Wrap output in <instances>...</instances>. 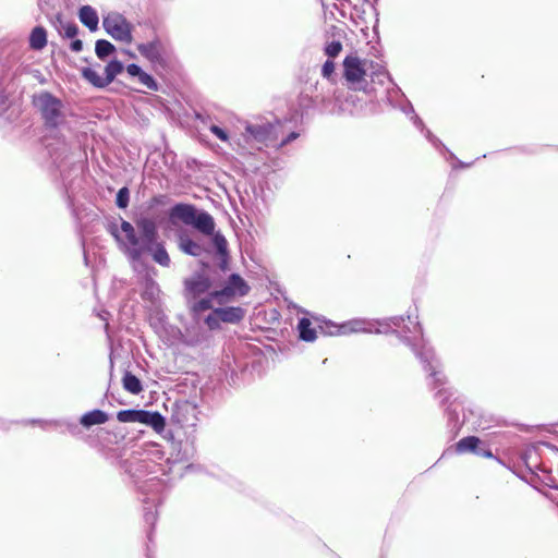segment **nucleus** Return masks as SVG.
Returning a JSON list of instances; mask_svg holds the SVG:
<instances>
[{"mask_svg": "<svg viewBox=\"0 0 558 558\" xmlns=\"http://www.w3.org/2000/svg\"><path fill=\"white\" fill-rule=\"evenodd\" d=\"M205 323L211 330L220 327V323L222 322L220 316L217 314V308L213 310V312L207 315Z\"/></svg>", "mask_w": 558, "mask_h": 558, "instance_id": "4c0bfd02", "label": "nucleus"}, {"mask_svg": "<svg viewBox=\"0 0 558 558\" xmlns=\"http://www.w3.org/2000/svg\"><path fill=\"white\" fill-rule=\"evenodd\" d=\"M281 124L279 121L276 123L265 122L263 124H247L245 128L244 137L246 142L254 141L265 146H276L279 140V129Z\"/></svg>", "mask_w": 558, "mask_h": 558, "instance_id": "0eeeda50", "label": "nucleus"}, {"mask_svg": "<svg viewBox=\"0 0 558 558\" xmlns=\"http://www.w3.org/2000/svg\"><path fill=\"white\" fill-rule=\"evenodd\" d=\"M213 300H217L216 298L211 296V292L208 294V296L202 299V300H192L189 303V307L194 316H198L201 313L213 308Z\"/></svg>", "mask_w": 558, "mask_h": 558, "instance_id": "cd10ccee", "label": "nucleus"}, {"mask_svg": "<svg viewBox=\"0 0 558 558\" xmlns=\"http://www.w3.org/2000/svg\"><path fill=\"white\" fill-rule=\"evenodd\" d=\"M34 104L39 109L47 128L54 130L63 122V104L51 93L43 92L34 100Z\"/></svg>", "mask_w": 558, "mask_h": 558, "instance_id": "423d86ee", "label": "nucleus"}, {"mask_svg": "<svg viewBox=\"0 0 558 558\" xmlns=\"http://www.w3.org/2000/svg\"><path fill=\"white\" fill-rule=\"evenodd\" d=\"M169 216L172 221L180 220L205 235H211L213 245L219 257V268L222 271L228 269V243L221 232H215V220L210 214L205 210H198L194 205L179 203L170 209Z\"/></svg>", "mask_w": 558, "mask_h": 558, "instance_id": "7ed1b4c3", "label": "nucleus"}, {"mask_svg": "<svg viewBox=\"0 0 558 558\" xmlns=\"http://www.w3.org/2000/svg\"><path fill=\"white\" fill-rule=\"evenodd\" d=\"M141 268L137 279V284L141 288V298L147 304L148 310L156 314L158 322L162 324L165 322V314L161 311L162 292L159 284L154 279L156 270L146 265H141Z\"/></svg>", "mask_w": 558, "mask_h": 558, "instance_id": "20e7f679", "label": "nucleus"}, {"mask_svg": "<svg viewBox=\"0 0 558 558\" xmlns=\"http://www.w3.org/2000/svg\"><path fill=\"white\" fill-rule=\"evenodd\" d=\"M71 50L74 51V52H80L83 50V41L81 39H74L72 43H71V46H70Z\"/></svg>", "mask_w": 558, "mask_h": 558, "instance_id": "c03bdc74", "label": "nucleus"}, {"mask_svg": "<svg viewBox=\"0 0 558 558\" xmlns=\"http://www.w3.org/2000/svg\"><path fill=\"white\" fill-rule=\"evenodd\" d=\"M202 267H203V268H207V267H208V264H207V263H205V262H202Z\"/></svg>", "mask_w": 558, "mask_h": 558, "instance_id": "864d4df0", "label": "nucleus"}, {"mask_svg": "<svg viewBox=\"0 0 558 558\" xmlns=\"http://www.w3.org/2000/svg\"><path fill=\"white\" fill-rule=\"evenodd\" d=\"M335 63L331 60L325 61L322 68V75L324 78H326L330 83V98H328L325 95H316V99H320V101L325 105L326 102L330 101V105L332 104V100H335V105L330 108V113L336 112H342L345 111L348 99H345V102L342 104L340 100V94L338 93L337 88L335 87Z\"/></svg>", "mask_w": 558, "mask_h": 558, "instance_id": "9d476101", "label": "nucleus"}, {"mask_svg": "<svg viewBox=\"0 0 558 558\" xmlns=\"http://www.w3.org/2000/svg\"><path fill=\"white\" fill-rule=\"evenodd\" d=\"M136 78H137L138 83H141L147 89H149V90H157L158 89V84L155 81V78L150 74L146 73L145 71H142L137 75Z\"/></svg>", "mask_w": 558, "mask_h": 558, "instance_id": "f704fd0d", "label": "nucleus"}, {"mask_svg": "<svg viewBox=\"0 0 558 558\" xmlns=\"http://www.w3.org/2000/svg\"><path fill=\"white\" fill-rule=\"evenodd\" d=\"M137 51L147 59L154 68H165L167 64L165 46L160 39L143 43L137 46Z\"/></svg>", "mask_w": 558, "mask_h": 558, "instance_id": "ddd939ff", "label": "nucleus"}, {"mask_svg": "<svg viewBox=\"0 0 558 558\" xmlns=\"http://www.w3.org/2000/svg\"><path fill=\"white\" fill-rule=\"evenodd\" d=\"M183 284L184 298L187 303L192 300H196L202 294L207 293L213 286L210 278L204 270L195 271L191 277L184 280Z\"/></svg>", "mask_w": 558, "mask_h": 558, "instance_id": "f8f14e48", "label": "nucleus"}, {"mask_svg": "<svg viewBox=\"0 0 558 558\" xmlns=\"http://www.w3.org/2000/svg\"><path fill=\"white\" fill-rule=\"evenodd\" d=\"M392 327L402 329V333H400L401 341L412 350L424 371L429 373L428 386L436 390L435 398L440 404L449 402L452 392L450 388L447 387V377L442 373L440 362L436 357L434 349L426 343L423 337V329L417 322L416 315H408L407 318L403 316H393L374 322L354 319L343 325L326 322L325 326H319L322 332L329 336L347 335L350 332L387 333Z\"/></svg>", "mask_w": 558, "mask_h": 558, "instance_id": "f257e3e1", "label": "nucleus"}, {"mask_svg": "<svg viewBox=\"0 0 558 558\" xmlns=\"http://www.w3.org/2000/svg\"><path fill=\"white\" fill-rule=\"evenodd\" d=\"M482 444L483 442L481 441V439L478 437L466 436V437H463L462 439H460L456 444V451L458 453H465V452L474 453V451L476 450L478 445H482Z\"/></svg>", "mask_w": 558, "mask_h": 558, "instance_id": "bb28decb", "label": "nucleus"}, {"mask_svg": "<svg viewBox=\"0 0 558 558\" xmlns=\"http://www.w3.org/2000/svg\"><path fill=\"white\" fill-rule=\"evenodd\" d=\"M130 202V191L126 186L121 187L116 197V204L119 208H126Z\"/></svg>", "mask_w": 558, "mask_h": 558, "instance_id": "c9c22d12", "label": "nucleus"}, {"mask_svg": "<svg viewBox=\"0 0 558 558\" xmlns=\"http://www.w3.org/2000/svg\"><path fill=\"white\" fill-rule=\"evenodd\" d=\"M142 68L135 63L128 64L126 72L132 77H137V75L142 72Z\"/></svg>", "mask_w": 558, "mask_h": 558, "instance_id": "37998d69", "label": "nucleus"}, {"mask_svg": "<svg viewBox=\"0 0 558 558\" xmlns=\"http://www.w3.org/2000/svg\"><path fill=\"white\" fill-rule=\"evenodd\" d=\"M148 539H151V532L148 533Z\"/></svg>", "mask_w": 558, "mask_h": 558, "instance_id": "5fc2aeb1", "label": "nucleus"}, {"mask_svg": "<svg viewBox=\"0 0 558 558\" xmlns=\"http://www.w3.org/2000/svg\"><path fill=\"white\" fill-rule=\"evenodd\" d=\"M299 136H300V134L298 132H294V131L290 132L280 142L277 141L275 147L281 148V147L286 146L287 144H289L290 142L296 140Z\"/></svg>", "mask_w": 558, "mask_h": 558, "instance_id": "a19ab883", "label": "nucleus"}, {"mask_svg": "<svg viewBox=\"0 0 558 558\" xmlns=\"http://www.w3.org/2000/svg\"><path fill=\"white\" fill-rule=\"evenodd\" d=\"M47 45V32L43 26L33 28L29 35V47L34 50H41Z\"/></svg>", "mask_w": 558, "mask_h": 558, "instance_id": "a878e982", "label": "nucleus"}, {"mask_svg": "<svg viewBox=\"0 0 558 558\" xmlns=\"http://www.w3.org/2000/svg\"><path fill=\"white\" fill-rule=\"evenodd\" d=\"M298 329L300 338L306 342H313L316 339V331L311 327V320L306 317H302L299 320Z\"/></svg>", "mask_w": 558, "mask_h": 558, "instance_id": "7c9ffc66", "label": "nucleus"}, {"mask_svg": "<svg viewBox=\"0 0 558 558\" xmlns=\"http://www.w3.org/2000/svg\"><path fill=\"white\" fill-rule=\"evenodd\" d=\"M459 163H460V167H461V168L469 167V166L471 165V163H468V165H466V163H463V162H461V161H459Z\"/></svg>", "mask_w": 558, "mask_h": 558, "instance_id": "603ef678", "label": "nucleus"}, {"mask_svg": "<svg viewBox=\"0 0 558 558\" xmlns=\"http://www.w3.org/2000/svg\"><path fill=\"white\" fill-rule=\"evenodd\" d=\"M174 331L179 342L187 347L198 345L206 339L205 332L198 326L187 327L184 332L178 328Z\"/></svg>", "mask_w": 558, "mask_h": 558, "instance_id": "6ab92c4d", "label": "nucleus"}, {"mask_svg": "<svg viewBox=\"0 0 558 558\" xmlns=\"http://www.w3.org/2000/svg\"><path fill=\"white\" fill-rule=\"evenodd\" d=\"M374 61L360 59L356 56H347L343 60V76L350 88L354 90L372 92L375 88L368 86L367 77Z\"/></svg>", "mask_w": 558, "mask_h": 558, "instance_id": "39448f33", "label": "nucleus"}, {"mask_svg": "<svg viewBox=\"0 0 558 558\" xmlns=\"http://www.w3.org/2000/svg\"><path fill=\"white\" fill-rule=\"evenodd\" d=\"M178 247L182 253L193 257H202L210 253L208 245L203 241L193 240L186 231L178 233Z\"/></svg>", "mask_w": 558, "mask_h": 558, "instance_id": "4468645a", "label": "nucleus"}, {"mask_svg": "<svg viewBox=\"0 0 558 558\" xmlns=\"http://www.w3.org/2000/svg\"><path fill=\"white\" fill-rule=\"evenodd\" d=\"M31 423L32 424L38 423V424H40V426L43 428H46L49 425H54L56 424V422H52V421H38V420H33V421H31Z\"/></svg>", "mask_w": 558, "mask_h": 558, "instance_id": "49530a36", "label": "nucleus"}, {"mask_svg": "<svg viewBox=\"0 0 558 558\" xmlns=\"http://www.w3.org/2000/svg\"><path fill=\"white\" fill-rule=\"evenodd\" d=\"M144 520H145V522L147 524H149L153 527L155 525V523H156V520H157V512L156 511H151L148 508H145Z\"/></svg>", "mask_w": 558, "mask_h": 558, "instance_id": "79ce46f5", "label": "nucleus"}, {"mask_svg": "<svg viewBox=\"0 0 558 558\" xmlns=\"http://www.w3.org/2000/svg\"><path fill=\"white\" fill-rule=\"evenodd\" d=\"M461 408V404L457 402V400H453L449 402L448 407L446 408V414L448 417L449 424L452 425V428H457L460 424V414L459 410Z\"/></svg>", "mask_w": 558, "mask_h": 558, "instance_id": "473e14b6", "label": "nucleus"}, {"mask_svg": "<svg viewBox=\"0 0 558 558\" xmlns=\"http://www.w3.org/2000/svg\"><path fill=\"white\" fill-rule=\"evenodd\" d=\"M138 423L150 426L155 432L160 433L166 427L165 417L157 411L140 409Z\"/></svg>", "mask_w": 558, "mask_h": 558, "instance_id": "aec40b11", "label": "nucleus"}, {"mask_svg": "<svg viewBox=\"0 0 558 558\" xmlns=\"http://www.w3.org/2000/svg\"><path fill=\"white\" fill-rule=\"evenodd\" d=\"M64 36L68 38H74L78 33V27L75 23H66L63 26Z\"/></svg>", "mask_w": 558, "mask_h": 558, "instance_id": "ea45409f", "label": "nucleus"}, {"mask_svg": "<svg viewBox=\"0 0 558 558\" xmlns=\"http://www.w3.org/2000/svg\"><path fill=\"white\" fill-rule=\"evenodd\" d=\"M163 456L165 452L160 449V446L153 445L147 451V459L130 463L131 468H134V472L129 470L133 477L140 478L143 474H155L153 477H149L144 482L142 489L145 493L151 492L154 487L161 485L158 480L159 473L161 475L171 474L173 478H181L184 471L192 468V464L189 463V454L186 450L182 449L181 444L171 445V452L163 463L156 462L157 460H162Z\"/></svg>", "mask_w": 558, "mask_h": 558, "instance_id": "f03ea898", "label": "nucleus"}, {"mask_svg": "<svg viewBox=\"0 0 558 558\" xmlns=\"http://www.w3.org/2000/svg\"><path fill=\"white\" fill-rule=\"evenodd\" d=\"M109 420V415L99 409L92 410L83 414L80 418V423L85 427L89 428L94 425H100Z\"/></svg>", "mask_w": 558, "mask_h": 558, "instance_id": "b1692460", "label": "nucleus"}, {"mask_svg": "<svg viewBox=\"0 0 558 558\" xmlns=\"http://www.w3.org/2000/svg\"><path fill=\"white\" fill-rule=\"evenodd\" d=\"M136 226L141 232L140 243L143 248H150L157 241V226L156 222L147 217H142L136 221Z\"/></svg>", "mask_w": 558, "mask_h": 558, "instance_id": "a211bd4d", "label": "nucleus"}, {"mask_svg": "<svg viewBox=\"0 0 558 558\" xmlns=\"http://www.w3.org/2000/svg\"><path fill=\"white\" fill-rule=\"evenodd\" d=\"M478 457L493 458V452L486 447L483 452H478Z\"/></svg>", "mask_w": 558, "mask_h": 558, "instance_id": "de8ad7c7", "label": "nucleus"}, {"mask_svg": "<svg viewBox=\"0 0 558 558\" xmlns=\"http://www.w3.org/2000/svg\"><path fill=\"white\" fill-rule=\"evenodd\" d=\"M196 119L201 121L203 124H207V121L209 120V117H206L202 113H196Z\"/></svg>", "mask_w": 558, "mask_h": 558, "instance_id": "09e8293b", "label": "nucleus"}, {"mask_svg": "<svg viewBox=\"0 0 558 558\" xmlns=\"http://www.w3.org/2000/svg\"><path fill=\"white\" fill-rule=\"evenodd\" d=\"M123 71V63L119 60H111L105 66V76H100L94 69L84 68L82 70V75L85 80H87L93 86L97 88H104L108 86L118 74Z\"/></svg>", "mask_w": 558, "mask_h": 558, "instance_id": "1a4fd4ad", "label": "nucleus"}, {"mask_svg": "<svg viewBox=\"0 0 558 558\" xmlns=\"http://www.w3.org/2000/svg\"><path fill=\"white\" fill-rule=\"evenodd\" d=\"M405 114H411V120L414 125L418 128L422 132H424L425 137L429 143H432L435 147L442 146V143L428 130L425 128L422 119L415 113L413 106L409 102L407 107L402 108Z\"/></svg>", "mask_w": 558, "mask_h": 558, "instance_id": "412c9836", "label": "nucleus"}, {"mask_svg": "<svg viewBox=\"0 0 558 558\" xmlns=\"http://www.w3.org/2000/svg\"><path fill=\"white\" fill-rule=\"evenodd\" d=\"M368 77L373 84L379 85H384L386 82L390 81V76L387 70L383 65L375 62L374 68H372L368 72Z\"/></svg>", "mask_w": 558, "mask_h": 558, "instance_id": "c756f323", "label": "nucleus"}, {"mask_svg": "<svg viewBox=\"0 0 558 558\" xmlns=\"http://www.w3.org/2000/svg\"><path fill=\"white\" fill-rule=\"evenodd\" d=\"M8 104V96L3 89L0 88V109H5Z\"/></svg>", "mask_w": 558, "mask_h": 558, "instance_id": "a18cd8bd", "label": "nucleus"}, {"mask_svg": "<svg viewBox=\"0 0 558 558\" xmlns=\"http://www.w3.org/2000/svg\"><path fill=\"white\" fill-rule=\"evenodd\" d=\"M140 409L121 410L117 413V418L122 423H138Z\"/></svg>", "mask_w": 558, "mask_h": 558, "instance_id": "72a5a7b5", "label": "nucleus"}, {"mask_svg": "<svg viewBox=\"0 0 558 558\" xmlns=\"http://www.w3.org/2000/svg\"><path fill=\"white\" fill-rule=\"evenodd\" d=\"M81 23L90 32L98 29L99 17L96 10L90 5H83L78 11Z\"/></svg>", "mask_w": 558, "mask_h": 558, "instance_id": "5701e85b", "label": "nucleus"}, {"mask_svg": "<svg viewBox=\"0 0 558 558\" xmlns=\"http://www.w3.org/2000/svg\"><path fill=\"white\" fill-rule=\"evenodd\" d=\"M121 231L124 233L126 239V252L129 257L133 262H138L144 254V248L140 243V239L135 233V229L129 221L122 220Z\"/></svg>", "mask_w": 558, "mask_h": 558, "instance_id": "dca6fc26", "label": "nucleus"}, {"mask_svg": "<svg viewBox=\"0 0 558 558\" xmlns=\"http://www.w3.org/2000/svg\"><path fill=\"white\" fill-rule=\"evenodd\" d=\"M145 252H149L153 256V259L160 266H162V267L170 266L171 260H170L169 254L166 251L162 243H159L156 241L155 244L151 245V250L145 248Z\"/></svg>", "mask_w": 558, "mask_h": 558, "instance_id": "393cba45", "label": "nucleus"}, {"mask_svg": "<svg viewBox=\"0 0 558 558\" xmlns=\"http://www.w3.org/2000/svg\"><path fill=\"white\" fill-rule=\"evenodd\" d=\"M122 384L123 388L133 395H138L143 390L141 380L128 371L123 375Z\"/></svg>", "mask_w": 558, "mask_h": 558, "instance_id": "c85d7f7f", "label": "nucleus"}, {"mask_svg": "<svg viewBox=\"0 0 558 558\" xmlns=\"http://www.w3.org/2000/svg\"><path fill=\"white\" fill-rule=\"evenodd\" d=\"M102 27L114 40L129 44L132 40V26L118 12H110L102 17Z\"/></svg>", "mask_w": 558, "mask_h": 558, "instance_id": "6e6552de", "label": "nucleus"}, {"mask_svg": "<svg viewBox=\"0 0 558 558\" xmlns=\"http://www.w3.org/2000/svg\"><path fill=\"white\" fill-rule=\"evenodd\" d=\"M172 420L182 427L194 426L197 422L196 405L189 401L177 403L172 412Z\"/></svg>", "mask_w": 558, "mask_h": 558, "instance_id": "f3484780", "label": "nucleus"}, {"mask_svg": "<svg viewBox=\"0 0 558 558\" xmlns=\"http://www.w3.org/2000/svg\"><path fill=\"white\" fill-rule=\"evenodd\" d=\"M341 50H342V45L338 40H332V41L328 43L325 47V53L329 58L337 57L341 52Z\"/></svg>", "mask_w": 558, "mask_h": 558, "instance_id": "e433bc0d", "label": "nucleus"}, {"mask_svg": "<svg viewBox=\"0 0 558 558\" xmlns=\"http://www.w3.org/2000/svg\"><path fill=\"white\" fill-rule=\"evenodd\" d=\"M121 231L124 233L126 239V252L129 257L133 262H138L144 254V248L140 243V239L135 233V229L129 221L122 220Z\"/></svg>", "mask_w": 558, "mask_h": 558, "instance_id": "2eb2a0df", "label": "nucleus"}, {"mask_svg": "<svg viewBox=\"0 0 558 558\" xmlns=\"http://www.w3.org/2000/svg\"><path fill=\"white\" fill-rule=\"evenodd\" d=\"M484 444L482 445H478V447L476 448V450L474 451V454L478 456V452H483V449L486 448V446H483Z\"/></svg>", "mask_w": 558, "mask_h": 558, "instance_id": "3c124183", "label": "nucleus"}, {"mask_svg": "<svg viewBox=\"0 0 558 558\" xmlns=\"http://www.w3.org/2000/svg\"><path fill=\"white\" fill-rule=\"evenodd\" d=\"M250 292V286L238 274H232L228 278L226 286L221 290L211 292V296L216 298L219 304L225 303L228 299L239 295L244 296Z\"/></svg>", "mask_w": 558, "mask_h": 558, "instance_id": "9b49d317", "label": "nucleus"}, {"mask_svg": "<svg viewBox=\"0 0 558 558\" xmlns=\"http://www.w3.org/2000/svg\"><path fill=\"white\" fill-rule=\"evenodd\" d=\"M116 51V47L106 39H98L95 45L96 56L100 60H105Z\"/></svg>", "mask_w": 558, "mask_h": 558, "instance_id": "2f4dec72", "label": "nucleus"}, {"mask_svg": "<svg viewBox=\"0 0 558 558\" xmlns=\"http://www.w3.org/2000/svg\"><path fill=\"white\" fill-rule=\"evenodd\" d=\"M110 231H111V234L117 239V241L122 242L116 227H111Z\"/></svg>", "mask_w": 558, "mask_h": 558, "instance_id": "8fccbe9b", "label": "nucleus"}, {"mask_svg": "<svg viewBox=\"0 0 558 558\" xmlns=\"http://www.w3.org/2000/svg\"><path fill=\"white\" fill-rule=\"evenodd\" d=\"M217 314L222 323L238 324L245 316V310L241 306L218 307Z\"/></svg>", "mask_w": 558, "mask_h": 558, "instance_id": "4be33fe9", "label": "nucleus"}, {"mask_svg": "<svg viewBox=\"0 0 558 558\" xmlns=\"http://www.w3.org/2000/svg\"><path fill=\"white\" fill-rule=\"evenodd\" d=\"M209 131L216 136L218 137L220 141L222 142H228L229 141V135L227 133V131H225L223 129H221L220 126L216 125V124H211L209 125Z\"/></svg>", "mask_w": 558, "mask_h": 558, "instance_id": "58836bf2", "label": "nucleus"}]
</instances>
